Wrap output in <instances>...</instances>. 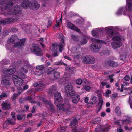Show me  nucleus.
Listing matches in <instances>:
<instances>
[{"label": "nucleus", "instance_id": "nucleus-5", "mask_svg": "<svg viewBox=\"0 0 132 132\" xmlns=\"http://www.w3.org/2000/svg\"><path fill=\"white\" fill-rule=\"evenodd\" d=\"M114 41L111 43V45L113 48L117 49L121 47L122 45L121 39L119 36H114L112 39Z\"/></svg>", "mask_w": 132, "mask_h": 132}, {"label": "nucleus", "instance_id": "nucleus-61", "mask_svg": "<svg viewBox=\"0 0 132 132\" xmlns=\"http://www.w3.org/2000/svg\"><path fill=\"white\" fill-rule=\"evenodd\" d=\"M37 106L36 105H34L32 108L33 110L31 112L32 113H34L35 112V109L36 108Z\"/></svg>", "mask_w": 132, "mask_h": 132}, {"label": "nucleus", "instance_id": "nucleus-16", "mask_svg": "<svg viewBox=\"0 0 132 132\" xmlns=\"http://www.w3.org/2000/svg\"><path fill=\"white\" fill-rule=\"evenodd\" d=\"M42 100L45 102V103L46 105H49L50 110L51 112L52 113H54L55 112V110L54 105L52 104L51 102L46 101L44 99H43Z\"/></svg>", "mask_w": 132, "mask_h": 132}, {"label": "nucleus", "instance_id": "nucleus-18", "mask_svg": "<svg viewBox=\"0 0 132 132\" xmlns=\"http://www.w3.org/2000/svg\"><path fill=\"white\" fill-rule=\"evenodd\" d=\"M59 99L60 101H62L63 99L61 95L60 92H58L56 93L54 96V103H57Z\"/></svg>", "mask_w": 132, "mask_h": 132}, {"label": "nucleus", "instance_id": "nucleus-4", "mask_svg": "<svg viewBox=\"0 0 132 132\" xmlns=\"http://www.w3.org/2000/svg\"><path fill=\"white\" fill-rule=\"evenodd\" d=\"M91 40L93 43L91 44L90 48L94 52H95L96 50L101 48V44L104 43V42L103 41L94 38H91Z\"/></svg>", "mask_w": 132, "mask_h": 132}, {"label": "nucleus", "instance_id": "nucleus-10", "mask_svg": "<svg viewBox=\"0 0 132 132\" xmlns=\"http://www.w3.org/2000/svg\"><path fill=\"white\" fill-rule=\"evenodd\" d=\"M64 89L65 93L68 96H71L75 94V92L73 89L71 84L70 83L67 84L64 87Z\"/></svg>", "mask_w": 132, "mask_h": 132}, {"label": "nucleus", "instance_id": "nucleus-3", "mask_svg": "<svg viewBox=\"0 0 132 132\" xmlns=\"http://www.w3.org/2000/svg\"><path fill=\"white\" fill-rule=\"evenodd\" d=\"M57 37L58 38L61 39L62 43H60L56 45L52 44V46L53 47V50H54L55 51H57L59 49V51L61 52L62 50L63 49V47L65 44L64 40V36L62 33H60L57 34Z\"/></svg>", "mask_w": 132, "mask_h": 132}, {"label": "nucleus", "instance_id": "nucleus-17", "mask_svg": "<svg viewBox=\"0 0 132 132\" xmlns=\"http://www.w3.org/2000/svg\"><path fill=\"white\" fill-rule=\"evenodd\" d=\"M2 109L4 110L10 109L11 108V104L10 103L3 102L1 104Z\"/></svg>", "mask_w": 132, "mask_h": 132}, {"label": "nucleus", "instance_id": "nucleus-25", "mask_svg": "<svg viewBox=\"0 0 132 132\" xmlns=\"http://www.w3.org/2000/svg\"><path fill=\"white\" fill-rule=\"evenodd\" d=\"M109 128V126H108L103 127L101 129V130L98 131V130L97 128H96L95 130V132H105V131L106 132L108 131Z\"/></svg>", "mask_w": 132, "mask_h": 132}, {"label": "nucleus", "instance_id": "nucleus-41", "mask_svg": "<svg viewBox=\"0 0 132 132\" xmlns=\"http://www.w3.org/2000/svg\"><path fill=\"white\" fill-rule=\"evenodd\" d=\"M25 118V116L23 115H18L17 116V119L18 120H21L23 119H24Z\"/></svg>", "mask_w": 132, "mask_h": 132}, {"label": "nucleus", "instance_id": "nucleus-24", "mask_svg": "<svg viewBox=\"0 0 132 132\" xmlns=\"http://www.w3.org/2000/svg\"><path fill=\"white\" fill-rule=\"evenodd\" d=\"M71 96L72 102L74 103H77L80 99V96L78 95L75 94Z\"/></svg>", "mask_w": 132, "mask_h": 132}, {"label": "nucleus", "instance_id": "nucleus-52", "mask_svg": "<svg viewBox=\"0 0 132 132\" xmlns=\"http://www.w3.org/2000/svg\"><path fill=\"white\" fill-rule=\"evenodd\" d=\"M111 93V91L110 90H107L106 92L105 93V95L107 97H108L109 96V95Z\"/></svg>", "mask_w": 132, "mask_h": 132}, {"label": "nucleus", "instance_id": "nucleus-45", "mask_svg": "<svg viewBox=\"0 0 132 132\" xmlns=\"http://www.w3.org/2000/svg\"><path fill=\"white\" fill-rule=\"evenodd\" d=\"M35 74L38 76H40L42 74V72L41 70H36L35 72Z\"/></svg>", "mask_w": 132, "mask_h": 132}, {"label": "nucleus", "instance_id": "nucleus-55", "mask_svg": "<svg viewBox=\"0 0 132 132\" xmlns=\"http://www.w3.org/2000/svg\"><path fill=\"white\" fill-rule=\"evenodd\" d=\"M124 79L126 81H129L130 79V77L129 75H126L124 78Z\"/></svg>", "mask_w": 132, "mask_h": 132}, {"label": "nucleus", "instance_id": "nucleus-43", "mask_svg": "<svg viewBox=\"0 0 132 132\" xmlns=\"http://www.w3.org/2000/svg\"><path fill=\"white\" fill-rule=\"evenodd\" d=\"M54 77L55 79H58L60 77V74L58 72H55L54 73Z\"/></svg>", "mask_w": 132, "mask_h": 132}, {"label": "nucleus", "instance_id": "nucleus-1", "mask_svg": "<svg viewBox=\"0 0 132 132\" xmlns=\"http://www.w3.org/2000/svg\"><path fill=\"white\" fill-rule=\"evenodd\" d=\"M24 65L22 67L20 70V73L19 74L18 76L15 75L13 76V78L14 83L16 86H19L21 85L23 83L24 79L26 77L25 75V73L28 72V67L29 65V62L26 61L24 63Z\"/></svg>", "mask_w": 132, "mask_h": 132}, {"label": "nucleus", "instance_id": "nucleus-29", "mask_svg": "<svg viewBox=\"0 0 132 132\" xmlns=\"http://www.w3.org/2000/svg\"><path fill=\"white\" fill-rule=\"evenodd\" d=\"M14 0H10L7 2L6 5L5 6L6 9H7L10 6H13V5L14 1Z\"/></svg>", "mask_w": 132, "mask_h": 132}, {"label": "nucleus", "instance_id": "nucleus-59", "mask_svg": "<svg viewBox=\"0 0 132 132\" xmlns=\"http://www.w3.org/2000/svg\"><path fill=\"white\" fill-rule=\"evenodd\" d=\"M20 62L18 61L17 62H14L13 64V65L14 67H18V64Z\"/></svg>", "mask_w": 132, "mask_h": 132}, {"label": "nucleus", "instance_id": "nucleus-22", "mask_svg": "<svg viewBox=\"0 0 132 132\" xmlns=\"http://www.w3.org/2000/svg\"><path fill=\"white\" fill-rule=\"evenodd\" d=\"M15 69L14 68H11L5 70L4 72V74L6 75H11L15 72Z\"/></svg>", "mask_w": 132, "mask_h": 132}, {"label": "nucleus", "instance_id": "nucleus-12", "mask_svg": "<svg viewBox=\"0 0 132 132\" xmlns=\"http://www.w3.org/2000/svg\"><path fill=\"white\" fill-rule=\"evenodd\" d=\"M106 30H107V35L110 38H111L114 35L117 34V32L113 30V26H111L106 27L105 28Z\"/></svg>", "mask_w": 132, "mask_h": 132}, {"label": "nucleus", "instance_id": "nucleus-36", "mask_svg": "<svg viewBox=\"0 0 132 132\" xmlns=\"http://www.w3.org/2000/svg\"><path fill=\"white\" fill-rule=\"evenodd\" d=\"M97 101V98L95 96L92 95V97L90 100L91 103L93 104L94 103L96 102Z\"/></svg>", "mask_w": 132, "mask_h": 132}, {"label": "nucleus", "instance_id": "nucleus-51", "mask_svg": "<svg viewBox=\"0 0 132 132\" xmlns=\"http://www.w3.org/2000/svg\"><path fill=\"white\" fill-rule=\"evenodd\" d=\"M16 113L14 112H12L11 113V115L12 116V118L14 120H16V117L15 116Z\"/></svg>", "mask_w": 132, "mask_h": 132}, {"label": "nucleus", "instance_id": "nucleus-15", "mask_svg": "<svg viewBox=\"0 0 132 132\" xmlns=\"http://www.w3.org/2000/svg\"><path fill=\"white\" fill-rule=\"evenodd\" d=\"M2 84L4 87L9 86L10 85L9 77L4 76H2Z\"/></svg>", "mask_w": 132, "mask_h": 132}, {"label": "nucleus", "instance_id": "nucleus-47", "mask_svg": "<svg viewBox=\"0 0 132 132\" xmlns=\"http://www.w3.org/2000/svg\"><path fill=\"white\" fill-rule=\"evenodd\" d=\"M55 65H65V64L63 63L62 61H60L58 62H55L54 63Z\"/></svg>", "mask_w": 132, "mask_h": 132}, {"label": "nucleus", "instance_id": "nucleus-8", "mask_svg": "<svg viewBox=\"0 0 132 132\" xmlns=\"http://www.w3.org/2000/svg\"><path fill=\"white\" fill-rule=\"evenodd\" d=\"M64 89L65 93L68 96H71L75 94V92L73 89L71 84L70 83L67 84L64 87Z\"/></svg>", "mask_w": 132, "mask_h": 132}, {"label": "nucleus", "instance_id": "nucleus-54", "mask_svg": "<svg viewBox=\"0 0 132 132\" xmlns=\"http://www.w3.org/2000/svg\"><path fill=\"white\" fill-rule=\"evenodd\" d=\"M18 96L16 95V94L14 93L13 96H12L11 98L13 100H15L16 99V97Z\"/></svg>", "mask_w": 132, "mask_h": 132}, {"label": "nucleus", "instance_id": "nucleus-62", "mask_svg": "<svg viewBox=\"0 0 132 132\" xmlns=\"http://www.w3.org/2000/svg\"><path fill=\"white\" fill-rule=\"evenodd\" d=\"M34 90L33 89H32L30 90H28L27 92V93L28 94H31V93L33 92Z\"/></svg>", "mask_w": 132, "mask_h": 132}, {"label": "nucleus", "instance_id": "nucleus-32", "mask_svg": "<svg viewBox=\"0 0 132 132\" xmlns=\"http://www.w3.org/2000/svg\"><path fill=\"white\" fill-rule=\"evenodd\" d=\"M24 99L29 100L31 103L32 104H35L36 103V102L32 98L31 96L26 97L24 98Z\"/></svg>", "mask_w": 132, "mask_h": 132}, {"label": "nucleus", "instance_id": "nucleus-6", "mask_svg": "<svg viewBox=\"0 0 132 132\" xmlns=\"http://www.w3.org/2000/svg\"><path fill=\"white\" fill-rule=\"evenodd\" d=\"M21 12L20 6L19 5L16 6L11 9H9L6 13V15H13L19 14Z\"/></svg>", "mask_w": 132, "mask_h": 132}, {"label": "nucleus", "instance_id": "nucleus-28", "mask_svg": "<svg viewBox=\"0 0 132 132\" xmlns=\"http://www.w3.org/2000/svg\"><path fill=\"white\" fill-rule=\"evenodd\" d=\"M72 55L74 59H78L81 57V55L79 52H76L73 53Z\"/></svg>", "mask_w": 132, "mask_h": 132}, {"label": "nucleus", "instance_id": "nucleus-58", "mask_svg": "<svg viewBox=\"0 0 132 132\" xmlns=\"http://www.w3.org/2000/svg\"><path fill=\"white\" fill-rule=\"evenodd\" d=\"M118 64L116 62L113 61V63H112V67H116L118 66Z\"/></svg>", "mask_w": 132, "mask_h": 132}, {"label": "nucleus", "instance_id": "nucleus-39", "mask_svg": "<svg viewBox=\"0 0 132 132\" xmlns=\"http://www.w3.org/2000/svg\"><path fill=\"white\" fill-rule=\"evenodd\" d=\"M5 20L7 24L10 23L11 22H14L15 21L14 19L12 18H7Z\"/></svg>", "mask_w": 132, "mask_h": 132}, {"label": "nucleus", "instance_id": "nucleus-9", "mask_svg": "<svg viewBox=\"0 0 132 132\" xmlns=\"http://www.w3.org/2000/svg\"><path fill=\"white\" fill-rule=\"evenodd\" d=\"M64 89L65 93L68 96H71L75 94V92L73 89L71 84L70 83L67 84L64 87Z\"/></svg>", "mask_w": 132, "mask_h": 132}, {"label": "nucleus", "instance_id": "nucleus-64", "mask_svg": "<svg viewBox=\"0 0 132 132\" xmlns=\"http://www.w3.org/2000/svg\"><path fill=\"white\" fill-rule=\"evenodd\" d=\"M31 129L30 127H29L26 129L25 130V132H30V131L31 130Z\"/></svg>", "mask_w": 132, "mask_h": 132}, {"label": "nucleus", "instance_id": "nucleus-57", "mask_svg": "<svg viewBox=\"0 0 132 132\" xmlns=\"http://www.w3.org/2000/svg\"><path fill=\"white\" fill-rule=\"evenodd\" d=\"M7 0H0V5H2L5 4Z\"/></svg>", "mask_w": 132, "mask_h": 132}, {"label": "nucleus", "instance_id": "nucleus-44", "mask_svg": "<svg viewBox=\"0 0 132 132\" xmlns=\"http://www.w3.org/2000/svg\"><path fill=\"white\" fill-rule=\"evenodd\" d=\"M44 68V66L43 65H38L36 67V69L37 70H42Z\"/></svg>", "mask_w": 132, "mask_h": 132}, {"label": "nucleus", "instance_id": "nucleus-42", "mask_svg": "<svg viewBox=\"0 0 132 132\" xmlns=\"http://www.w3.org/2000/svg\"><path fill=\"white\" fill-rule=\"evenodd\" d=\"M123 9L122 7H121L119 8L116 12V14L117 15H120L122 14V10H123Z\"/></svg>", "mask_w": 132, "mask_h": 132}, {"label": "nucleus", "instance_id": "nucleus-13", "mask_svg": "<svg viewBox=\"0 0 132 132\" xmlns=\"http://www.w3.org/2000/svg\"><path fill=\"white\" fill-rule=\"evenodd\" d=\"M31 51L34 53L36 55L40 56L43 54L41 49L37 46H33L30 48Z\"/></svg>", "mask_w": 132, "mask_h": 132}, {"label": "nucleus", "instance_id": "nucleus-48", "mask_svg": "<svg viewBox=\"0 0 132 132\" xmlns=\"http://www.w3.org/2000/svg\"><path fill=\"white\" fill-rule=\"evenodd\" d=\"M84 88L85 90L89 91L90 90L91 87L89 86H86L84 87Z\"/></svg>", "mask_w": 132, "mask_h": 132}, {"label": "nucleus", "instance_id": "nucleus-27", "mask_svg": "<svg viewBox=\"0 0 132 132\" xmlns=\"http://www.w3.org/2000/svg\"><path fill=\"white\" fill-rule=\"evenodd\" d=\"M129 11L132 12V0H126Z\"/></svg>", "mask_w": 132, "mask_h": 132}, {"label": "nucleus", "instance_id": "nucleus-2", "mask_svg": "<svg viewBox=\"0 0 132 132\" xmlns=\"http://www.w3.org/2000/svg\"><path fill=\"white\" fill-rule=\"evenodd\" d=\"M20 1L21 6L25 9L30 7L32 10H36L40 6V4L37 2H31L28 0H20Z\"/></svg>", "mask_w": 132, "mask_h": 132}, {"label": "nucleus", "instance_id": "nucleus-23", "mask_svg": "<svg viewBox=\"0 0 132 132\" xmlns=\"http://www.w3.org/2000/svg\"><path fill=\"white\" fill-rule=\"evenodd\" d=\"M102 30L101 29L97 28L95 30H93L92 31V36L94 37H98V33L100 31Z\"/></svg>", "mask_w": 132, "mask_h": 132}, {"label": "nucleus", "instance_id": "nucleus-7", "mask_svg": "<svg viewBox=\"0 0 132 132\" xmlns=\"http://www.w3.org/2000/svg\"><path fill=\"white\" fill-rule=\"evenodd\" d=\"M82 61L86 64H93L95 62V59L93 56L90 55H86L83 57L82 58Z\"/></svg>", "mask_w": 132, "mask_h": 132}, {"label": "nucleus", "instance_id": "nucleus-20", "mask_svg": "<svg viewBox=\"0 0 132 132\" xmlns=\"http://www.w3.org/2000/svg\"><path fill=\"white\" fill-rule=\"evenodd\" d=\"M25 41V39H22L20 40V41L14 45V47L16 48H20L22 47L24 44Z\"/></svg>", "mask_w": 132, "mask_h": 132}, {"label": "nucleus", "instance_id": "nucleus-19", "mask_svg": "<svg viewBox=\"0 0 132 132\" xmlns=\"http://www.w3.org/2000/svg\"><path fill=\"white\" fill-rule=\"evenodd\" d=\"M67 25L69 28L75 31L78 32H80V30L77 27L70 22H68Z\"/></svg>", "mask_w": 132, "mask_h": 132}, {"label": "nucleus", "instance_id": "nucleus-53", "mask_svg": "<svg viewBox=\"0 0 132 132\" xmlns=\"http://www.w3.org/2000/svg\"><path fill=\"white\" fill-rule=\"evenodd\" d=\"M0 24L3 25H5L7 24V23L6 20H3L0 21Z\"/></svg>", "mask_w": 132, "mask_h": 132}, {"label": "nucleus", "instance_id": "nucleus-33", "mask_svg": "<svg viewBox=\"0 0 132 132\" xmlns=\"http://www.w3.org/2000/svg\"><path fill=\"white\" fill-rule=\"evenodd\" d=\"M57 89L56 86L55 85H53L50 88V92L52 93H54L56 92Z\"/></svg>", "mask_w": 132, "mask_h": 132}, {"label": "nucleus", "instance_id": "nucleus-50", "mask_svg": "<svg viewBox=\"0 0 132 132\" xmlns=\"http://www.w3.org/2000/svg\"><path fill=\"white\" fill-rule=\"evenodd\" d=\"M66 70L69 72H71V71L73 69L71 67H67L65 68Z\"/></svg>", "mask_w": 132, "mask_h": 132}, {"label": "nucleus", "instance_id": "nucleus-34", "mask_svg": "<svg viewBox=\"0 0 132 132\" xmlns=\"http://www.w3.org/2000/svg\"><path fill=\"white\" fill-rule=\"evenodd\" d=\"M45 87V85L44 82H39L38 87L39 89H42L44 88Z\"/></svg>", "mask_w": 132, "mask_h": 132}, {"label": "nucleus", "instance_id": "nucleus-56", "mask_svg": "<svg viewBox=\"0 0 132 132\" xmlns=\"http://www.w3.org/2000/svg\"><path fill=\"white\" fill-rule=\"evenodd\" d=\"M124 124H128L131 122V121L129 119H126L124 120Z\"/></svg>", "mask_w": 132, "mask_h": 132}, {"label": "nucleus", "instance_id": "nucleus-21", "mask_svg": "<svg viewBox=\"0 0 132 132\" xmlns=\"http://www.w3.org/2000/svg\"><path fill=\"white\" fill-rule=\"evenodd\" d=\"M18 39L17 36L15 35H13L11 37L9 41L11 43L14 44Z\"/></svg>", "mask_w": 132, "mask_h": 132}, {"label": "nucleus", "instance_id": "nucleus-35", "mask_svg": "<svg viewBox=\"0 0 132 132\" xmlns=\"http://www.w3.org/2000/svg\"><path fill=\"white\" fill-rule=\"evenodd\" d=\"M115 111L117 114L118 116H120L121 114V111L120 110V108L119 107H117L115 109Z\"/></svg>", "mask_w": 132, "mask_h": 132}, {"label": "nucleus", "instance_id": "nucleus-60", "mask_svg": "<svg viewBox=\"0 0 132 132\" xmlns=\"http://www.w3.org/2000/svg\"><path fill=\"white\" fill-rule=\"evenodd\" d=\"M126 57L125 55H121L120 57V60H124L125 59Z\"/></svg>", "mask_w": 132, "mask_h": 132}, {"label": "nucleus", "instance_id": "nucleus-14", "mask_svg": "<svg viewBox=\"0 0 132 132\" xmlns=\"http://www.w3.org/2000/svg\"><path fill=\"white\" fill-rule=\"evenodd\" d=\"M71 106L69 103H65L64 104H59L57 105V107L59 110H62L63 111H67L70 108Z\"/></svg>", "mask_w": 132, "mask_h": 132}, {"label": "nucleus", "instance_id": "nucleus-46", "mask_svg": "<svg viewBox=\"0 0 132 132\" xmlns=\"http://www.w3.org/2000/svg\"><path fill=\"white\" fill-rule=\"evenodd\" d=\"M82 82V80L80 79H78L76 80V83L78 85L81 84Z\"/></svg>", "mask_w": 132, "mask_h": 132}, {"label": "nucleus", "instance_id": "nucleus-49", "mask_svg": "<svg viewBox=\"0 0 132 132\" xmlns=\"http://www.w3.org/2000/svg\"><path fill=\"white\" fill-rule=\"evenodd\" d=\"M128 102L130 105L131 108L132 109V98L130 96L129 97Z\"/></svg>", "mask_w": 132, "mask_h": 132}, {"label": "nucleus", "instance_id": "nucleus-63", "mask_svg": "<svg viewBox=\"0 0 132 132\" xmlns=\"http://www.w3.org/2000/svg\"><path fill=\"white\" fill-rule=\"evenodd\" d=\"M117 132H123V130L121 128H117Z\"/></svg>", "mask_w": 132, "mask_h": 132}, {"label": "nucleus", "instance_id": "nucleus-30", "mask_svg": "<svg viewBox=\"0 0 132 132\" xmlns=\"http://www.w3.org/2000/svg\"><path fill=\"white\" fill-rule=\"evenodd\" d=\"M115 123L116 125L118 126L124 124V120H118L115 121Z\"/></svg>", "mask_w": 132, "mask_h": 132}, {"label": "nucleus", "instance_id": "nucleus-26", "mask_svg": "<svg viewBox=\"0 0 132 132\" xmlns=\"http://www.w3.org/2000/svg\"><path fill=\"white\" fill-rule=\"evenodd\" d=\"M99 102L98 104L97 105V110L98 111L97 112L99 111L101 109L103 102V100L101 99V97H99Z\"/></svg>", "mask_w": 132, "mask_h": 132}, {"label": "nucleus", "instance_id": "nucleus-31", "mask_svg": "<svg viewBox=\"0 0 132 132\" xmlns=\"http://www.w3.org/2000/svg\"><path fill=\"white\" fill-rule=\"evenodd\" d=\"M16 120H14L13 118H10L7 119V120L6 121V122H7L9 124L11 125H14L15 123V121Z\"/></svg>", "mask_w": 132, "mask_h": 132}, {"label": "nucleus", "instance_id": "nucleus-40", "mask_svg": "<svg viewBox=\"0 0 132 132\" xmlns=\"http://www.w3.org/2000/svg\"><path fill=\"white\" fill-rule=\"evenodd\" d=\"M59 132H65L66 130V128L65 127H60L58 128Z\"/></svg>", "mask_w": 132, "mask_h": 132}, {"label": "nucleus", "instance_id": "nucleus-11", "mask_svg": "<svg viewBox=\"0 0 132 132\" xmlns=\"http://www.w3.org/2000/svg\"><path fill=\"white\" fill-rule=\"evenodd\" d=\"M78 123V121L76 119L74 118L73 121L70 123V126L72 128H74L72 129V132H84V130L83 128L81 129L78 128L75 126Z\"/></svg>", "mask_w": 132, "mask_h": 132}, {"label": "nucleus", "instance_id": "nucleus-37", "mask_svg": "<svg viewBox=\"0 0 132 132\" xmlns=\"http://www.w3.org/2000/svg\"><path fill=\"white\" fill-rule=\"evenodd\" d=\"M113 61L111 60H109L105 62V65L106 66H112V63Z\"/></svg>", "mask_w": 132, "mask_h": 132}, {"label": "nucleus", "instance_id": "nucleus-38", "mask_svg": "<svg viewBox=\"0 0 132 132\" xmlns=\"http://www.w3.org/2000/svg\"><path fill=\"white\" fill-rule=\"evenodd\" d=\"M9 95V94L6 93H3L0 95V100H1L4 97H7Z\"/></svg>", "mask_w": 132, "mask_h": 132}]
</instances>
